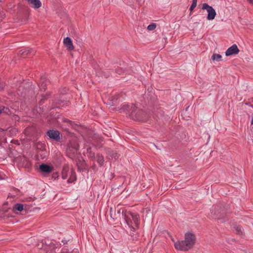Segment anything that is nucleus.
Listing matches in <instances>:
<instances>
[{"label":"nucleus","mask_w":253,"mask_h":253,"mask_svg":"<svg viewBox=\"0 0 253 253\" xmlns=\"http://www.w3.org/2000/svg\"><path fill=\"white\" fill-rule=\"evenodd\" d=\"M122 111H126L134 120L141 122L147 121L146 113L142 110H137L135 105L133 104H124L120 109V112Z\"/></svg>","instance_id":"1"},{"label":"nucleus","mask_w":253,"mask_h":253,"mask_svg":"<svg viewBox=\"0 0 253 253\" xmlns=\"http://www.w3.org/2000/svg\"><path fill=\"white\" fill-rule=\"evenodd\" d=\"M195 241V235L191 232H188L185 234V240L175 242L174 247L177 250L186 251L193 247Z\"/></svg>","instance_id":"2"},{"label":"nucleus","mask_w":253,"mask_h":253,"mask_svg":"<svg viewBox=\"0 0 253 253\" xmlns=\"http://www.w3.org/2000/svg\"><path fill=\"white\" fill-rule=\"evenodd\" d=\"M228 205L224 203L215 205L214 209L211 211L213 218L217 220L223 218L228 212Z\"/></svg>","instance_id":"3"},{"label":"nucleus","mask_w":253,"mask_h":253,"mask_svg":"<svg viewBox=\"0 0 253 253\" xmlns=\"http://www.w3.org/2000/svg\"><path fill=\"white\" fill-rule=\"evenodd\" d=\"M124 219L128 226L130 228L131 231L134 232L135 228L132 226V221L136 226L139 224V216L138 214L126 211L124 213Z\"/></svg>","instance_id":"4"},{"label":"nucleus","mask_w":253,"mask_h":253,"mask_svg":"<svg viewBox=\"0 0 253 253\" xmlns=\"http://www.w3.org/2000/svg\"><path fill=\"white\" fill-rule=\"evenodd\" d=\"M203 9H206L208 12L207 19L209 20H213L216 16V12L214 8L207 3H204L202 6Z\"/></svg>","instance_id":"5"},{"label":"nucleus","mask_w":253,"mask_h":253,"mask_svg":"<svg viewBox=\"0 0 253 253\" xmlns=\"http://www.w3.org/2000/svg\"><path fill=\"white\" fill-rule=\"evenodd\" d=\"M126 212V211H124L123 209H120L118 210L117 212H116V210H113L112 208H110V215L111 218L113 220H117L121 219V217L124 218V213Z\"/></svg>","instance_id":"6"},{"label":"nucleus","mask_w":253,"mask_h":253,"mask_svg":"<svg viewBox=\"0 0 253 253\" xmlns=\"http://www.w3.org/2000/svg\"><path fill=\"white\" fill-rule=\"evenodd\" d=\"M46 134L50 139L57 141L61 139L60 132L57 130L50 129L47 131Z\"/></svg>","instance_id":"7"},{"label":"nucleus","mask_w":253,"mask_h":253,"mask_svg":"<svg viewBox=\"0 0 253 253\" xmlns=\"http://www.w3.org/2000/svg\"><path fill=\"white\" fill-rule=\"evenodd\" d=\"M239 52V49H238L237 45L234 44L227 49L225 52V55L226 56H229L232 55H236Z\"/></svg>","instance_id":"8"},{"label":"nucleus","mask_w":253,"mask_h":253,"mask_svg":"<svg viewBox=\"0 0 253 253\" xmlns=\"http://www.w3.org/2000/svg\"><path fill=\"white\" fill-rule=\"evenodd\" d=\"M49 83V81L46 79V78L44 76H42L41 78L40 83L39 84V86L41 90H44L46 88V85Z\"/></svg>","instance_id":"9"},{"label":"nucleus","mask_w":253,"mask_h":253,"mask_svg":"<svg viewBox=\"0 0 253 253\" xmlns=\"http://www.w3.org/2000/svg\"><path fill=\"white\" fill-rule=\"evenodd\" d=\"M64 44L66 46L67 49L71 51L74 49V46L73 44L71 39L69 37H66L63 40Z\"/></svg>","instance_id":"10"},{"label":"nucleus","mask_w":253,"mask_h":253,"mask_svg":"<svg viewBox=\"0 0 253 253\" xmlns=\"http://www.w3.org/2000/svg\"><path fill=\"white\" fill-rule=\"evenodd\" d=\"M39 168L42 172L45 173H49L51 172L53 169V167L46 164L41 165Z\"/></svg>","instance_id":"11"},{"label":"nucleus","mask_w":253,"mask_h":253,"mask_svg":"<svg viewBox=\"0 0 253 253\" xmlns=\"http://www.w3.org/2000/svg\"><path fill=\"white\" fill-rule=\"evenodd\" d=\"M31 53V49L29 48H25L22 49L19 51L18 54L21 57L25 58L26 56Z\"/></svg>","instance_id":"12"},{"label":"nucleus","mask_w":253,"mask_h":253,"mask_svg":"<svg viewBox=\"0 0 253 253\" xmlns=\"http://www.w3.org/2000/svg\"><path fill=\"white\" fill-rule=\"evenodd\" d=\"M96 161L100 167H102L103 165L104 159V157L102 154H97L96 156Z\"/></svg>","instance_id":"13"},{"label":"nucleus","mask_w":253,"mask_h":253,"mask_svg":"<svg viewBox=\"0 0 253 253\" xmlns=\"http://www.w3.org/2000/svg\"><path fill=\"white\" fill-rule=\"evenodd\" d=\"M108 157L111 158V159H117L119 158V155L116 152L114 151H109L108 152Z\"/></svg>","instance_id":"14"},{"label":"nucleus","mask_w":253,"mask_h":253,"mask_svg":"<svg viewBox=\"0 0 253 253\" xmlns=\"http://www.w3.org/2000/svg\"><path fill=\"white\" fill-rule=\"evenodd\" d=\"M13 209L14 211H21L23 210V205L20 203H17L14 205Z\"/></svg>","instance_id":"15"},{"label":"nucleus","mask_w":253,"mask_h":253,"mask_svg":"<svg viewBox=\"0 0 253 253\" xmlns=\"http://www.w3.org/2000/svg\"><path fill=\"white\" fill-rule=\"evenodd\" d=\"M222 56L220 54H213L211 56V59L213 61H219V60L221 58Z\"/></svg>","instance_id":"16"},{"label":"nucleus","mask_w":253,"mask_h":253,"mask_svg":"<svg viewBox=\"0 0 253 253\" xmlns=\"http://www.w3.org/2000/svg\"><path fill=\"white\" fill-rule=\"evenodd\" d=\"M197 3V0H193L192 3L189 8L190 11H192L196 6Z\"/></svg>","instance_id":"17"},{"label":"nucleus","mask_w":253,"mask_h":253,"mask_svg":"<svg viewBox=\"0 0 253 253\" xmlns=\"http://www.w3.org/2000/svg\"><path fill=\"white\" fill-rule=\"evenodd\" d=\"M156 28V24L155 23H152L148 26L147 30L149 31H152L154 30Z\"/></svg>","instance_id":"18"},{"label":"nucleus","mask_w":253,"mask_h":253,"mask_svg":"<svg viewBox=\"0 0 253 253\" xmlns=\"http://www.w3.org/2000/svg\"><path fill=\"white\" fill-rule=\"evenodd\" d=\"M75 180H76V176L75 175V173H73L72 174V176H71V177L68 180V182L71 183Z\"/></svg>","instance_id":"19"},{"label":"nucleus","mask_w":253,"mask_h":253,"mask_svg":"<svg viewBox=\"0 0 253 253\" xmlns=\"http://www.w3.org/2000/svg\"><path fill=\"white\" fill-rule=\"evenodd\" d=\"M67 170L64 169L62 172V177L63 179H66L67 178Z\"/></svg>","instance_id":"20"},{"label":"nucleus","mask_w":253,"mask_h":253,"mask_svg":"<svg viewBox=\"0 0 253 253\" xmlns=\"http://www.w3.org/2000/svg\"><path fill=\"white\" fill-rule=\"evenodd\" d=\"M235 229H236V233L238 235H242V230H241V228L239 226H236L235 227Z\"/></svg>","instance_id":"21"},{"label":"nucleus","mask_w":253,"mask_h":253,"mask_svg":"<svg viewBox=\"0 0 253 253\" xmlns=\"http://www.w3.org/2000/svg\"><path fill=\"white\" fill-rule=\"evenodd\" d=\"M1 110H2V113H4L7 114L10 112L9 109L7 107H3V108Z\"/></svg>","instance_id":"22"},{"label":"nucleus","mask_w":253,"mask_h":253,"mask_svg":"<svg viewBox=\"0 0 253 253\" xmlns=\"http://www.w3.org/2000/svg\"><path fill=\"white\" fill-rule=\"evenodd\" d=\"M116 72L119 75H121L124 73V70L121 68H118L116 69Z\"/></svg>","instance_id":"23"},{"label":"nucleus","mask_w":253,"mask_h":253,"mask_svg":"<svg viewBox=\"0 0 253 253\" xmlns=\"http://www.w3.org/2000/svg\"><path fill=\"white\" fill-rule=\"evenodd\" d=\"M3 88V85L2 84L0 83V90L2 89Z\"/></svg>","instance_id":"24"},{"label":"nucleus","mask_w":253,"mask_h":253,"mask_svg":"<svg viewBox=\"0 0 253 253\" xmlns=\"http://www.w3.org/2000/svg\"><path fill=\"white\" fill-rule=\"evenodd\" d=\"M2 0H0V2H1ZM3 19V17L2 16H0V21H1V20Z\"/></svg>","instance_id":"25"},{"label":"nucleus","mask_w":253,"mask_h":253,"mask_svg":"<svg viewBox=\"0 0 253 253\" xmlns=\"http://www.w3.org/2000/svg\"><path fill=\"white\" fill-rule=\"evenodd\" d=\"M249 1L253 4V0H249Z\"/></svg>","instance_id":"26"},{"label":"nucleus","mask_w":253,"mask_h":253,"mask_svg":"<svg viewBox=\"0 0 253 253\" xmlns=\"http://www.w3.org/2000/svg\"><path fill=\"white\" fill-rule=\"evenodd\" d=\"M251 124L253 125V117H252V119Z\"/></svg>","instance_id":"27"},{"label":"nucleus","mask_w":253,"mask_h":253,"mask_svg":"<svg viewBox=\"0 0 253 253\" xmlns=\"http://www.w3.org/2000/svg\"><path fill=\"white\" fill-rule=\"evenodd\" d=\"M137 239V237H135L134 238H133V240H136Z\"/></svg>","instance_id":"28"},{"label":"nucleus","mask_w":253,"mask_h":253,"mask_svg":"<svg viewBox=\"0 0 253 253\" xmlns=\"http://www.w3.org/2000/svg\"><path fill=\"white\" fill-rule=\"evenodd\" d=\"M90 148H88L87 149V152H89V151H90Z\"/></svg>","instance_id":"29"},{"label":"nucleus","mask_w":253,"mask_h":253,"mask_svg":"<svg viewBox=\"0 0 253 253\" xmlns=\"http://www.w3.org/2000/svg\"><path fill=\"white\" fill-rule=\"evenodd\" d=\"M30 201H33V200L32 198H30Z\"/></svg>","instance_id":"30"},{"label":"nucleus","mask_w":253,"mask_h":253,"mask_svg":"<svg viewBox=\"0 0 253 253\" xmlns=\"http://www.w3.org/2000/svg\"><path fill=\"white\" fill-rule=\"evenodd\" d=\"M2 113V110L0 109V114Z\"/></svg>","instance_id":"31"},{"label":"nucleus","mask_w":253,"mask_h":253,"mask_svg":"<svg viewBox=\"0 0 253 253\" xmlns=\"http://www.w3.org/2000/svg\"><path fill=\"white\" fill-rule=\"evenodd\" d=\"M251 106L253 108V105H252Z\"/></svg>","instance_id":"32"}]
</instances>
